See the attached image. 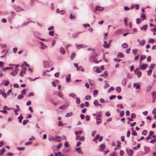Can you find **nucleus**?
<instances>
[{
  "label": "nucleus",
  "mask_w": 156,
  "mask_h": 156,
  "mask_svg": "<svg viewBox=\"0 0 156 156\" xmlns=\"http://www.w3.org/2000/svg\"><path fill=\"white\" fill-rule=\"evenodd\" d=\"M14 8L16 11L18 12H20L21 10H23L20 6L18 5H16Z\"/></svg>",
  "instance_id": "1"
},
{
  "label": "nucleus",
  "mask_w": 156,
  "mask_h": 156,
  "mask_svg": "<svg viewBox=\"0 0 156 156\" xmlns=\"http://www.w3.org/2000/svg\"><path fill=\"white\" fill-rule=\"evenodd\" d=\"M127 153L129 154V156H132L133 154V151L132 150H128L127 148L126 149Z\"/></svg>",
  "instance_id": "2"
},
{
  "label": "nucleus",
  "mask_w": 156,
  "mask_h": 156,
  "mask_svg": "<svg viewBox=\"0 0 156 156\" xmlns=\"http://www.w3.org/2000/svg\"><path fill=\"white\" fill-rule=\"evenodd\" d=\"M147 64H143L140 66V67L141 69L144 70L147 67Z\"/></svg>",
  "instance_id": "3"
},
{
  "label": "nucleus",
  "mask_w": 156,
  "mask_h": 156,
  "mask_svg": "<svg viewBox=\"0 0 156 156\" xmlns=\"http://www.w3.org/2000/svg\"><path fill=\"white\" fill-rule=\"evenodd\" d=\"M117 58H123L124 57V55L121 52H118L117 55Z\"/></svg>",
  "instance_id": "4"
},
{
  "label": "nucleus",
  "mask_w": 156,
  "mask_h": 156,
  "mask_svg": "<svg viewBox=\"0 0 156 156\" xmlns=\"http://www.w3.org/2000/svg\"><path fill=\"white\" fill-rule=\"evenodd\" d=\"M56 12L61 15H63L65 13V11L64 10H60L59 9H58L56 10Z\"/></svg>",
  "instance_id": "5"
},
{
  "label": "nucleus",
  "mask_w": 156,
  "mask_h": 156,
  "mask_svg": "<svg viewBox=\"0 0 156 156\" xmlns=\"http://www.w3.org/2000/svg\"><path fill=\"white\" fill-rule=\"evenodd\" d=\"M127 81V79L126 78H124L123 79L122 82V84L123 86H125L126 84V82Z\"/></svg>",
  "instance_id": "6"
},
{
  "label": "nucleus",
  "mask_w": 156,
  "mask_h": 156,
  "mask_svg": "<svg viewBox=\"0 0 156 156\" xmlns=\"http://www.w3.org/2000/svg\"><path fill=\"white\" fill-rule=\"evenodd\" d=\"M70 77L71 75L70 74H69L67 76H66V81L67 82H69L70 81Z\"/></svg>",
  "instance_id": "7"
},
{
  "label": "nucleus",
  "mask_w": 156,
  "mask_h": 156,
  "mask_svg": "<svg viewBox=\"0 0 156 156\" xmlns=\"http://www.w3.org/2000/svg\"><path fill=\"white\" fill-rule=\"evenodd\" d=\"M60 52L61 53L62 55H64L65 53V51L64 49V48L62 47H61L60 48Z\"/></svg>",
  "instance_id": "8"
},
{
  "label": "nucleus",
  "mask_w": 156,
  "mask_h": 156,
  "mask_svg": "<svg viewBox=\"0 0 156 156\" xmlns=\"http://www.w3.org/2000/svg\"><path fill=\"white\" fill-rule=\"evenodd\" d=\"M18 69H16L14 71L12 72L11 73V74L13 76H15L18 73Z\"/></svg>",
  "instance_id": "9"
},
{
  "label": "nucleus",
  "mask_w": 156,
  "mask_h": 156,
  "mask_svg": "<svg viewBox=\"0 0 156 156\" xmlns=\"http://www.w3.org/2000/svg\"><path fill=\"white\" fill-rule=\"evenodd\" d=\"M81 147H77L76 149V150L77 152H78L80 154H83V152L82 151H81Z\"/></svg>",
  "instance_id": "10"
},
{
  "label": "nucleus",
  "mask_w": 156,
  "mask_h": 156,
  "mask_svg": "<svg viewBox=\"0 0 156 156\" xmlns=\"http://www.w3.org/2000/svg\"><path fill=\"white\" fill-rule=\"evenodd\" d=\"M117 144L116 145L115 147V149H118V147H121L120 144H121V142L119 141H117Z\"/></svg>",
  "instance_id": "11"
},
{
  "label": "nucleus",
  "mask_w": 156,
  "mask_h": 156,
  "mask_svg": "<svg viewBox=\"0 0 156 156\" xmlns=\"http://www.w3.org/2000/svg\"><path fill=\"white\" fill-rule=\"evenodd\" d=\"M96 123L98 125L99 123H101L102 119H101L96 118Z\"/></svg>",
  "instance_id": "12"
},
{
  "label": "nucleus",
  "mask_w": 156,
  "mask_h": 156,
  "mask_svg": "<svg viewBox=\"0 0 156 156\" xmlns=\"http://www.w3.org/2000/svg\"><path fill=\"white\" fill-rule=\"evenodd\" d=\"M95 9L96 10H98L100 11H101L103 9L102 7H101L99 6H98L97 7H96Z\"/></svg>",
  "instance_id": "13"
},
{
  "label": "nucleus",
  "mask_w": 156,
  "mask_h": 156,
  "mask_svg": "<svg viewBox=\"0 0 156 156\" xmlns=\"http://www.w3.org/2000/svg\"><path fill=\"white\" fill-rule=\"evenodd\" d=\"M133 87H135L136 89H139L140 87V84H138L137 83H135L133 84Z\"/></svg>",
  "instance_id": "14"
},
{
  "label": "nucleus",
  "mask_w": 156,
  "mask_h": 156,
  "mask_svg": "<svg viewBox=\"0 0 156 156\" xmlns=\"http://www.w3.org/2000/svg\"><path fill=\"white\" fill-rule=\"evenodd\" d=\"M23 117L22 116V114H20V115L18 117V119H19V122L21 123L22 122V119H23Z\"/></svg>",
  "instance_id": "15"
},
{
  "label": "nucleus",
  "mask_w": 156,
  "mask_h": 156,
  "mask_svg": "<svg viewBox=\"0 0 156 156\" xmlns=\"http://www.w3.org/2000/svg\"><path fill=\"white\" fill-rule=\"evenodd\" d=\"M144 149L145 151V152L146 153H147L149 152V150H150V148L149 147L147 146H145L144 147Z\"/></svg>",
  "instance_id": "16"
},
{
  "label": "nucleus",
  "mask_w": 156,
  "mask_h": 156,
  "mask_svg": "<svg viewBox=\"0 0 156 156\" xmlns=\"http://www.w3.org/2000/svg\"><path fill=\"white\" fill-rule=\"evenodd\" d=\"M147 27V24L144 25L143 26L140 28V29L141 30H144L145 31Z\"/></svg>",
  "instance_id": "17"
},
{
  "label": "nucleus",
  "mask_w": 156,
  "mask_h": 156,
  "mask_svg": "<svg viewBox=\"0 0 156 156\" xmlns=\"http://www.w3.org/2000/svg\"><path fill=\"white\" fill-rule=\"evenodd\" d=\"M68 105L67 104H65L63 105L62 106L59 107V108L60 109H64L65 108L67 107L68 106Z\"/></svg>",
  "instance_id": "18"
},
{
  "label": "nucleus",
  "mask_w": 156,
  "mask_h": 156,
  "mask_svg": "<svg viewBox=\"0 0 156 156\" xmlns=\"http://www.w3.org/2000/svg\"><path fill=\"white\" fill-rule=\"evenodd\" d=\"M122 46L123 48H126L128 47V45L126 43H123L122 44Z\"/></svg>",
  "instance_id": "19"
},
{
  "label": "nucleus",
  "mask_w": 156,
  "mask_h": 156,
  "mask_svg": "<svg viewBox=\"0 0 156 156\" xmlns=\"http://www.w3.org/2000/svg\"><path fill=\"white\" fill-rule=\"evenodd\" d=\"M81 32H79V33H74L73 35V37L74 38H76L77 36H78V34H80L81 33Z\"/></svg>",
  "instance_id": "20"
},
{
  "label": "nucleus",
  "mask_w": 156,
  "mask_h": 156,
  "mask_svg": "<svg viewBox=\"0 0 156 156\" xmlns=\"http://www.w3.org/2000/svg\"><path fill=\"white\" fill-rule=\"evenodd\" d=\"M145 42V41L144 39H143L141 41H140L139 44L140 45L143 46L144 45Z\"/></svg>",
  "instance_id": "21"
},
{
  "label": "nucleus",
  "mask_w": 156,
  "mask_h": 156,
  "mask_svg": "<svg viewBox=\"0 0 156 156\" xmlns=\"http://www.w3.org/2000/svg\"><path fill=\"white\" fill-rule=\"evenodd\" d=\"M75 15L73 13H71L70 14V18L71 19H73L75 18Z\"/></svg>",
  "instance_id": "22"
},
{
  "label": "nucleus",
  "mask_w": 156,
  "mask_h": 156,
  "mask_svg": "<svg viewBox=\"0 0 156 156\" xmlns=\"http://www.w3.org/2000/svg\"><path fill=\"white\" fill-rule=\"evenodd\" d=\"M116 90V91L118 93H119L121 91V88L120 87H117L115 88Z\"/></svg>",
  "instance_id": "23"
},
{
  "label": "nucleus",
  "mask_w": 156,
  "mask_h": 156,
  "mask_svg": "<svg viewBox=\"0 0 156 156\" xmlns=\"http://www.w3.org/2000/svg\"><path fill=\"white\" fill-rule=\"evenodd\" d=\"M73 115V113L72 112H70L69 113H67L65 116L67 117H68L70 116H72Z\"/></svg>",
  "instance_id": "24"
},
{
  "label": "nucleus",
  "mask_w": 156,
  "mask_h": 156,
  "mask_svg": "<svg viewBox=\"0 0 156 156\" xmlns=\"http://www.w3.org/2000/svg\"><path fill=\"white\" fill-rule=\"evenodd\" d=\"M140 18L142 20H143L146 19L145 15L143 13H142L140 16Z\"/></svg>",
  "instance_id": "25"
},
{
  "label": "nucleus",
  "mask_w": 156,
  "mask_h": 156,
  "mask_svg": "<svg viewBox=\"0 0 156 156\" xmlns=\"http://www.w3.org/2000/svg\"><path fill=\"white\" fill-rule=\"evenodd\" d=\"M105 147V145L104 144H101L100 146V150H103Z\"/></svg>",
  "instance_id": "26"
},
{
  "label": "nucleus",
  "mask_w": 156,
  "mask_h": 156,
  "mask_svg": "<svg viewBox=\"0 0 156 156\" xmlns=\"http://www.w3.org/2000/svg\"><path fill=\"white\" fill-rule=\"evenodd\" d=\"M147 131L146 130H144L143 131L142 134L144 136H146L147 135Z\"/></svg>",
  "instance_id": "27"
},
{
  "label": "nucleus",
  "mask_w": 156,
  "mask_h": 156,
  "mask_svg": "<svg viewBox=\"0 0 156 156\" xmlns=\"http://www.w3.org/2000/svg\"><path fill=\"white\" fill-rule=\"evenodd\" d=\"M76 103L77 104H79L80 102V98L79 97H77L76 98Z\"/></svg>",
  "instance_id": "28"
},
{
  "label": "nucleus",
  "mask_w": 156,
  "mask_h": 156,
  "mask_svg": "<svg viewBox=\"0 0 156 156\" xmlns=\"http://www.w3.org/2000/svg\"><path fill=\"white\" fill-rule=\"evenodd\" d=\"M101 111L97 112L96 116L97 118L98 117H100L101 116Z\"/></svg>",
  "instance_id": "29"
},
{
  "label": "nucleus",
  "mask_w": 156,
  "mask_h": 156,
  "mask_svg": "<svg viewBox=\"0 0 156 156\" xmlns=\"http://www.w3.org/2000/svg\"><path fill=\"white\" fill-rule=\"evenodd\" d=\"M13 69V68L12 67H7L5 68H3L2 69V70L3 71H5L6 69H10L12 70Z\"/></svg>",
  "instance_id": "30"
},
{
  "label": "nucleus",
  "mask_w": 156,
  "mask_h": 156,
  "mask_svg": "<svg viewBox=\"0 0 156 156\" xmlns=\"http://www.w3.org/2000/svg\"><path fill=\"white\" fill-rule=\"evenodd\" d=\"M76 56V53L75 52H73L72 53L71 56V60H73V58Z\"/></svg>",
  "instance_id": "31"
},
{
  "label": "nucleus",
  "mask_w": 156,
  "mask_h": 156,
  "mask_svg": "<svg viewBox=\"0 0 156 156\" xmlns=\"http://www.w3.org/2000/svg\"><path fill=\"white\" fill-rule=\"evenodd\" d=\"M94 104L95 106H98L99 104V102L97 100H95L94 101Z\"/></svg>",
  "instance_id": "32"
},
{
  "label": "nucleus",
  "mask_w": 156,
  "mask_h": 156,
  "mask_svg": "<svg viewBox=\"0 0 156 156\" xmlns=\"http://www.w3.org/2000/svg\"><path fill=\"white\" fill-rule=\"evenodd\" d=\"M132 134L134 136H136L137 135V134L136 132L133 129H132Z\"/></svg>",
  "instance_id": "33"
},
{
  "label": "nucleus",
  "mask_w": 156,
  "mask_h": 156,
  "mask_svg": "<svg viewBox=\"0 0 156 156\" xmlns=\"http://www.w3.org/2000/svg\"><path fill=\"white\" fill-rule=\"evenodd\" d=\"M56 138H58V139H56V141L57 142H60L61 141V137L59 136H56Z\"/></svg>",
  "instance_id": "34"
},
{
  "label": "nucleus",
  "mask_w": 156,
  "mask_h": 156,
  "mask_svg": "<svg viewBox=\"0 0 156 156\" xmlns=\"http://www.w3.org/2000/svg\"><path fill=\"white\" fill-rule=\"evenodd\" d=\"M96 72L97 73H100L101 72V70L99 67H97L96 69Z\"/></svg>",
  "instance_id": "35"
},
{
  "label": "nucleus",
  "mask_w": 156,
  "mask_h": 156,
  "mask_svg": "<svg viewBox=\"0 0 156 156\" xmlns=\"http://www.w3.org/2000/svg\"><path fill=\"white\" fill-rule=\"evenodd\" d=\"M2 94L3 97L5 98H6L7 97V94L5 92H2Z\"/></svg>",
  "instance_id": "36"
},
{
  "label": "nucleus",
  "mask_w": 156,
  "mask_h": 156,
  "mask_svg": "<svg viewBox=\"0 0 156 156\" xmlns=\"http://www.w3.org/2000/svg\"><path fill=\"white\" fill-rule=\"evenodd\" d=\"M137 77L139 78L142 75V73L140 71H138L137 73Z\"/></svg>",
  "instance_id": "37"
},
{
  "label": "nucleus",
  "mask_w": 156,
  "mask_h": 156,
  "mask_svg": "<svg viewBox=\"0 0 156 156\" xmlns=\"http://www.w3.org/2000/svg\"><path fill=\"white\" fill-rule=\"evenodd\" d=\"M29 122V121L28 119L24 120L23 121V125H25L27 124V122Z\"/></svg>",
  "instance_id": "38"
},
{
  "label": "nucleus",
  "mask_w": 156,
  "mask_h": 156,
  "mask_svg": "<svg viewBox=\"0 0 156 156\" xmlns=\"http://www.w3.org/2000/svg\"><path fill=\"white\" fill-rule=\"evenodd\" d=\"M26 73L25 70H22L20 75L21 76H23V75L22 74V73L25 74Z\"/></svg>",
  "instance_id": "39"
},
{
  "label": "nucleus",
  "mask_w": 156,
  "mask_h": 156,
  "mask_svg": "<svg viewBox=\"0 0 156 156\" xmlns=\"http://www.w3.org/2000/svg\"><path fill=\"white\" fill-rule=\"evenodd\" d=\"M114 90V88L113 87H110L108 90V92L109 93L111 91Z\"/></svg>",
  "instance_id": "40"
},
{
  "label": "nucleus",
  "mask_w": 156,
  "mask_h": 156,
  "mask_svg": "<svg viewBox=\"0 0 156 156\" xmlns=\"http://www.w3.org/2000/svg\"><path fill=\"white\" fill-rule=\"evenodd\" d=\"M69 96L70 97H72L74 98L76 96V95L74 93H72L69 94Z\"/></svg>",
  "instance_id": "41"
},
{
  "label": "nucleus",
  "mask_w": 156,
  "mask_h": 156,
  "mask_svg": "<svg viewBox=\"0 0 156 156\" xmlns=\"http://www.w3.org/2000/svg\"><path fill=\"white\" fill-rule=\"evenodd\" d=\"M23 97L24 96L22 94H20L18 96L17 98L18 99L20 100L23 98Z\"/></svg>",
  "instance_id": "42"
},
{
  "label": "nucleus",
  "mask_w": 156,
  "mask_h": 156,
  "mask_svg": "<svg viewBox=\"0 0 156 156\" xmlns=\"http://www.w3.org/2000/svg\"><path fill=\"white\" fill-rule=\"evenodd\" d=\"M58 126H63L64 124L62 123V121H59L58 122Z\"/></svg>",
  "instance_id": "43"
},
{
  "label": "nucleus",
  "mask_w": 156,
  "mask_h": 156,
  "mask_svg": "<svg viewBox=\"0 0 156 156\" xmlns=\"http://www.w3.org/2000/svg\"><path fill=\"white\" fill-rule=\"evenodd\" d=\"M85 140V137L84 136H82L81 137H80V138L78 139L79 140L83 141L84 140Z\"/></svg>",
  "instance_id": "44"
},
{
  "label": "nucleus",
  "mask_w": 156,
  "mask_h": 156,
  "mask_svg": "<svg viewBox=\"0 0 156 156\" xmlns=\"http://www.w3.org/2000/svg\"><path fill=\"white\" fill-rule=\"evenodd\" d=\"M91 98V97L90 95H87L85 97V99L87 100H90Z\"/></svg>",
  "instance_id": "45"
},
{
  "label": "nucleus",
  "mask_w": 156,
  "mask_h": 156,
  "mask_svg": "<svg viewBox=\"0 0 156 156\" xmlns=\"http://www.w3.org/2000/svg\"><path fill=\"white\" fill-rule=\"evenodd\" d=\"M152 72V71L151 69H149L148 70L147 72V74L148 76H150L151 75Z\"/></svg>",
  "instance_id": "46"
},
{
  "label": "nucleus",
  "mask_w": 156,
  "mask_h": 156,
  "mask_svg": "<svg viewBox=\"0 0 156 156\" xmlns=\"http://www.w3.org/2000/svg\"><path fill=\"white\" fill-rule=\"evenodd\" d=\"M116 97V96L115 95H112L109 97V99L110 100L114 99Z\"/></svg>",
  "instance_id": "47"
},
{
  "label": "nucleus",
  "mask_w": 156,
  "mask_h": 156,
  "mask_svg": "<svg viewBox=\"0 0 156 156\" xmlns=\"http://www.w3.org/2000/svg\"><path fill=\"white\" fill-rule=\"evenodd\" d=\"M113 60L115 62H119L121 60V59H117L116 58H114Z\"/></svg>",
  "instance_id": "48"
},
{
  "label": "nucleus",
  "mask_w": 156,
  "mask_h": 156,
  "mask_svg": "<svg viewBox=\"0 0 156 156\" xmlns=\"http://www.w3.org/2000/svg\"><path fill=\"white\" fill-rule=\"evenodd\" d=\"M19 111H20V110H18L17 109H14V112L15 114L16 115H18L17 112Z\"/></svg>",
  "instance_id": "49"
},
{
  "label": "nucleus",
  "mask_w": 156,
  "mask_h": 156,
  "mask_svg": "<svg viewBox=\"0 0 156 156\" xmlns=\"http://www.w3.org/2000/svg\"><path fill=\"white\" fill-rule=\"evenodd\" d=\"M131 117L133 119H135L136 117V114L134 113H133L131 114Z\"/></svg>",
  "instance_id": "50"
},
{
  "label": "nucleus",
  "mask_w": 156,
  "mask_h": 156,
  "mask_svg": "<svg viewBox=\"0 0 156 156\" xmlns=\"http://www.w3.org/2000/svg\"><path fill=\"white\" fill-rule=\"evenodd\" d=\"M54 33V31H50L49 32V34L51 36H53V35Z\"/></svg>",
  "instance_id": "51"
},
{
  "label": "nucleus",
  "mask_w": 156,
  "mask_h": 156,
  "mask_svg": "<svg viewBox=\"0 0 156 156\" xmlns=\"http://www.w3.org/2000/svg\"><path fill=\"white\" fill-rule=\"evenodd\" d=\"M104 75L105 76V77H106L108 76V72L107 71H105L104 72Z\"/></svg>",
  "instance_id": "52"
},
{
  "label": "nucleus",
  "mask_w": 156,
  "mask_h": 156,
  "mask_svg": "<svg viewBox=\"0 0 156 156\" xmlns=\"http://www.w3.org/2000/svg\"><path fill=\"white\" fill-rule=\"evenodd\" d=\"M117 107L118 108H120L121 109L122 108H123V106H122V105L120 104H118L117 105Z\"/></svg>",
  "instance_id": "53"
},
{
  "label": "nucleus",
  "mask_w": 156,
  "mask_h": 156,
  "mask_svg": "<svg viewBox=\"0 0 156 156\" xmlns=\"http://www.w3.org/2000/svg\"><path fill=\"white\" fill-rule=\"evenodd\" d=\"M103 58L104 61L105 62H108V60L107 59L105 58V55L104 54L103 55Z\"/></svg>",
  "instance_id": "54"
},
{
  "label": "nucleus",
  "mask_w": 156,
  "mask_h": 156,
  "mask_svg": "<svg viewBox=\"0 0 156 156\" xmlns=\"http://www.w3.org/2000/svg\"><path fill=\"white\" fill-rule=\"evenodd\" d=\"M155 66V64H151L149 66V68L150 69H152Z\"/></svg>",
  "instance_id": "55"
},
{
  "label": "nucleus",
  "mask_w": 156,
  "mask_h": 156,
  "mask_svg": "<svg viewBox=\"0 0 156 156\" xmlns=\"http://www.w3.org/2000/svg\"><path fill=\"white\" fill-rule=\"evenodd\" d=\"M124 115V111H122L120 113V115L121 117H123Z\"/></svg>",
  "instance_id": "56"
},
{
  "label": "nucleus",
  "mask_w": 156,
  "mask_h": 156,
  "mask_svg": "<svg viewBox=\"0 0 156 156\" xmlns=\"http://www.w3.org/2000/svg\"><path fill=\"white\" fill-rule=\"evenodd\" d=\"M13 87H14L18 88L19 87V86L18 84L17 83H15L13 84Z\"/></svg>",
  "instance_id": "57"
},
{
  "label": "nucleus",
  "mask_w": 156,
  "mask_h": 156,
  "mask_svg": "<svg viewBox=\"0 0 156 156\" xmlns=\"http://www.w3.org/2000/svg\"><path fill=\"white\" fill-rule=\"evenodd\" d=\"M109 84L108 83H105L104 86V88L105 89H106L107 88H108L109 86Z\"/></svg>",
  "instance_id": "58"
},
{
  "label": "nucleus",
  "mask_w": 156,
  "mask_h": 156,
  "mask_svg": "<svg viewBox=\"0 0 156 156\" xmlns=\"http://www.w3.org/2000/svg\"><path fill=\"white\" fill-rule=\"evenodd\" d=\"M146 58V56L145 55H141L140 56V59H145Z\"/></svg>",
  "instance_id": "59"
},
{
  "label": "nucleus",
  "mask_w": 156,
  "mask_h": 156,
  "mask_svg": "<svg viewBox=\"0 0 156 156\" xmlns=\"http://www.w3.org/2000/svg\"><path fill=\"white\" fill-rule=\"evenodd\" d=\"M14 155V153L11 152H8L7 153L8 156H12Z\"/></svg>",
  "instance_id": "60"
},
{
  "label": "nucleus",
  "mask_w": 156,
  "mask_h": 156,
  "mask_svg": "<svg viewBox=\"0 0 156 156\" xmlns=\"http://www.w3.org/2000/svg\"><path fill=\"white\" fill-rule=\"evenodd\" d=\"M98 93V91L97 90H95L94 91L93 94L94 95H96Z\"/></svg>",
  "instance_id": "61"
},
{
  "label": "nucleus",
  "mask_w": 156,
  "mask_h": 156,
  "mask_svg": "<svg viewBox=\"0 0 156 156\" xmlns=\"http://www.w3.org/2000/svg\"><path fill=\"white\" fill-rule=\"evenodd\" d=\"M64 145L65 147H68L69 146V144L67 141H66Z\"/></svg>",
  "instance_id": "62"
},
{
  "label": "nucleus",
  "mask_w": 156,
  "mask_h": 156,
  "mask_svg": "<svg viewBox=\"0 0 156 156\" xmlns=\"http://www.w3.org/2000/svg\"><path fill=\"white\" fill-rule=\"evenodd\" d=\"M156 142V139H154L153 140H152L150 141V143H154Z\"/></svg>",
  "instance_id": "63"
},
{
  "label": "nucleus",
  "mask_w": 156,
  "mask_h": 156,
  "mask_svg": "<svg viewBox=\"0 0 156 156\" xmlns=\"http://www.w3.org/2000/svg\"><path fill=\"white\" fill-rule=\"evenodd\" d=\"M62 153L61 152L59 151L57 153H56L55 154V156H58V155H61Z\"/></svg>",
  "instance_id": "64"
}]
</instances>
